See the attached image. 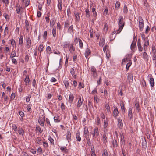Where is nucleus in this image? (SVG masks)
Here are the masks:
<instances>
[{"label":"nucleus","instance_id":"nucleus-49","mask_svg":"<svg viewBox=\"0 0 156 156\" xmlns=\"http://www.w3.org/2000/svg\"><path fill=\"white\" fill-rule=\"evenodd\" d=\"M3 16L5 18L6 20H9V16L8 14H6L5 13H4Z\"/></svg>","mask_w":156,"mask_h":156},{"label":"nucleus","instance_id":"nucleus-64","mask_svg":"<svg viewBox=\"0 0 156 156\" xmlns=\"http://www.w3.org/2000/svg\"><path fill=\"white\" fill-rule=\"evenodd\" d=\"M138 49L140 51H142L143 50V47L141 46V44L137 45Z\"/></svg>","mask_w":156,"mask_h":156},{"label":"nucleus","instance_id":"nucleus-36","mask_svg":"<svg viewBox=\"0 0 156 156\" xmlns=\"http://www.w3.org/2000/svg\"><path fill=\"white\" fill-rule=\"evenodd\" d=\"M23 36H20L19 40V43L20 45H22L23 43Z\"/></svg>","mask_w":156,"mask_h":156},{"label":"nucleus","instance_id":"nucleus-12","mask_svg":"<svg viewBox=\"0 0 156 156\" xmlns=\"http://www.w3.org/2000/svg\"><path fill=\"white\" fill-rule=\"evenodd\" d=\"M91 53V51L88 48L86 49L85 52V56L86 58H87L88 57Z\"/></svg>","mask_w":156,"mask_h":156},{"label":"nucleus","instance_id":"nucleus-38","mask_svg":"<svg viewBox=\"0 0 156 156\" xmlns=\"http://www.w3.org/2000/svg\"><path fill=\"white\" fill-rule=\"evenodd\" d=\"M152 59L153 60H156V51H152Z\"/></svg>","mask_w":156,"mask_h":156},{"label":"nucleus","instance_id":"nucleus-34","mask_svg":"<svg viewBox=\"0 0 156 156\" xmlns=\"http://www.w3.org/2000/svg\"><path fill=\"white\" fill-rule=\"evenodd\" d=\"M46 53L49 55L51 53H52L51 52V49L50 47L48 46L46 48Z\"/></svg>","mask_w":156,"mask_h":156},{"label":"nucleus","instance_id":"nucleus-8","mask_svg":"<svg viewBox=\"0 0 156 156\" xmlns=\"http://www.w3.org/2000/svg\"><path fill=\"white\" fill-rule=\"evenodd\" d=\"M83 101L84 100L83 98H82V99L81 97L80 96L77 104V108H79L81 106L83 103Z\"/></svg>","mask_w":156,"mask_h":156},{"label":"nucleus","instance_id":"nucleus-33","mask_svg":"<svg viewBox=\"0 0 156 156\" xmlns=\"http://www.w3.org/2000/svg\"><path fill=\"white\" fill-rule=\"evenodd\" d=\"M63 83L65 85V88L66 89H68L69 86V85L68 81L66 80H65L63 81Z\"/></svg>","mask_w":156,"mask_h":156},{"label":"nucleus","instance_id":"nucleus-21","mask_svg":"<svg viewBox=\"0 0 156 156\" xmlns=\"http://www.w3.org/2000/svg\"><path fill=\"white\" fill-rule=\"evenodd\" d=\"M25 23L26 31L27 32H29V31L30 27L29 26V22L27 20L25 21Z\"/></svg>","mask_w":156,"mask_h":156},{"label":"nucleus","instance_id":"nucleus-29","mask_svg":"<svg viewBox=\"0 0 156 156\" xmlns=\"http://www.w3.org/2000/svg\"><path fill=\"white\" fill-rule=\"evenodd\" d=\"M120 106L122 112H124L125 111V108L124 107V104L123 101H121L120 103Z\"/></svg>","mask_w":156,"mask_h":156},{"label":"nucleus","instance_id":"nucleus-35","mask_svg":"<svg viewBox=\"0 0 156 156\" xmlns=\"http://www.w3.org/2000/svg\"><path fill=\"white\" fill-rule=\"evenodd\" d=\"M44 46L42 44H41L39 46L38 48V51L40 52V55L41 54V53L42 52L43 50Z\"/></svg>","mask_w":156,"mask_h":156},{"label":"nucleus","instance_id":"nucleus-63","mask_svg":"<svg viewBox=\"0 0 156 156\" xmlns=\"http://www.w3.org/2000/svg\"><path fill=\"white\" fill-rule=\"evenodd\" d=\"M113 145L114 147H116L117 146V143L116 140H115L113 141Z\"/></svg>","mask_w":156,"mask_h":156},{"label":"nucleus","instance_id":"nucleus-46","mask_svg":"<svg viewBox=\"0 0 156 156\" xmlns=\"http://www.w3.org/2000/svg\"><path fill=\"white\" fill-rule=\"evenodd\" d=\"M108 152L106 150H104L103 151L102 156H108Z\"/></svg>","mask_w":156,"mask_h":156},{"label":"nucleus","instance_id":"nucleus-5","mask_svg":"<svg viewBox=\"0 0 156 156\" xmlns=\"http://www.w3.org/2000/svg\"><path fill=\"white\" fill-rule=\"evenodd\" d=\"M84 137L86 139H88L90 138L89 137V131L88 128L87 127H85L84 128Z\"/></svg>","mask_w":156,"mask_h":156},{"label":"nucleus","instance_id":"nucleus-57","mask_svg":"<svg viewBox=\"0 0 156 156\" xmlns=\"http://www.w3.org/2000/svg\"><path fill=\"white\" fill-rule=\"evenodd\" d=\"M73 25H71L69 28L68 31H69L71 33L73 32Z\"/></svg>","mask_w":156,"mask_h":156},{"label":"nucleus","instance_id":"nucleus-37","mask_svg":"<svg viewBox=\"0 0 156 156\" xmlns=\"http://www.w3.org/2000/svg\"><path fill=\"white\" fill-rule=\"evenodd\" d=\"M132 64V62L131 60H129V62L127 63L126 66V70L127 71L129 70L130 67Z\"/></svg>","mask_w":156,"mask_h":156},{"label":"nucleus","instance_id":"nucleus-25","mask_svg":"<svg viewBox=\"0 0 156 156\" xmlns=\"http://www.w3.org/2000/svg\"><path fill=\"white\" fill-rule=\"evenodd\" d=\"M128 117L130 118V119L132 118L133 114L132 112V109L130 108H129L128 109Z\"/></svg>","mask_w":156,"mask_h":156},{"label":"nucleus","instance_id":"nucleus-32","mask_svg":"<svg viewBox=\"0 0 156 156\" xmlns=\"http://www.w3.org/2000/svg\"><path fill=\"white\" fill-rule=\"evenodd\" d=\"M128 80H129V82H132L133 80V76L131 74H129L127 76Z\"/></svg>","mask_w":156,"mask_h":156},{"label":"nucleus","instance_id":"nucleus-52","mask_svg":"<svg viewBox=\"0 0 156 156\" xmlns=\"http://www.w3.org/2000/svg\"><path fill=\"white\" fill-rule=\"evenodd\" d=\"M78 87L80 89H81L82 88H84V84L80 82L79 83Z\"/></svg>","mask_w":156,"mask_h":156},{"label":"nucleus","instance_id":"nucleus-13","mask_svg":"<svg viewBox=\"0 0 156 156\" xmlns=\"http://www.w3.org/2000/svg\"><path fill=\"white\" fill-rule=\"evenodd\" d=\"M26 41L27 45L28 46V48H30L32 44L31 41L30 37H28L26 38Z\"/></svg>","mask_w":156,"mask_h":156},{"label":"nucleus","instance_id":"nucleus-62","mask_svg":"<svg viewBox=\"0 0 156 156\" xmlns=\"http://www.w3.org/2000/svg\"><path fill=\"white\" fill-rule=\"evenodd\" d=\"M43 145L44 148H47L48 147V143L45 142H43Z\"/></svg>","mask_w":156,"mask_h":156},{"label":"nucleus","instance_id":"nucleus-61","mask_svg":"<svg viewBox=\"0 0 156 156\" xmlns=\"http://www.w3.org/2000/svg\"><path fill=\"white\" fill-rule=\"evenodd\" d=\"M31 98V96L30 95H29L27 96L26 99V102H28L30 101Z\"/></svg>","mask_w":156,"mask_h":156},{"label":"nucleus","instance_id":"nucleus-55","mask_svg":"<svg viewBox=\"0 0 156 156\" xmlns=\"http://www.w3.org/2000/svg\"><path fill=\"white\" fill-rule=\"evenodd\" d=\"M120 3L118 1H116L115 5V8H119L120 7Z\"/></svg>","mask_w":156,"mask_h":156},{"label":"nucleus","instance_id":"nucleus-47","mask_svg":"<svg viewBox=\"0 0 156 156\" xmlns=\"http://www.w3.org/2000/svg\"><path fill=\"white\" fill-rule=\"evenodd\" d=\"M135 105L136 108L139 111V104L137 101H135Z\"/></svg>","mask_w":156,"mask_h":156},{"label":"nucleus","instance_id":"nucleus-42","mask_svg":"<svg viewBox=\"0 0 156 156\" xmlns=\"http://www.w3.org/2000/svg\"><path fill=\"white\" fill-rule=\"evenodd\" d=\"M142 144L143 147H146L147 144L145 139H144V140H142Z\"/></svg>","mask_w":156,"mask_h":156},{"label":"nucleus","instance_id":"nucleus-23","mask_svg":"<svg viewBox=\"0 0 156 156\" xmlns=\"http://www.w3.org/2000/svg\"><path fill=\"white\" fill-rule=\"evenodd\" d=\"M91 71L93 73V74L94 76H95L97 75L96 69L94 66H92L91 67Z\"/></svg>","mask_w":156,"mask_h":156},{"label":"nucleus","instance_id":"nucleus-4","mask_svg":"<svg viewBox=\"0 0 156 156\" xmlns=\"http://www.w3.org/2000/svg\"><path fill=\"white\" fill-rule=\"evenodd\" d=\"M144 44L143 46L144 50L146 51L147 49V47L149 45V39H146L144 41Z\"/></svg>","mask_w":156,"mask_h":156},{"label":"nucleus","instance_id":"nucleus-24","mask_svg":"<svg viewBox=\"0 0 156 156\" xmlns=\"http://www.w3.org/2000/svg\"><path fill=\"white\" fill-rule=\"evenodd\" d=\"M69 49L71 53L75 51V48L73 47L72 44H70L69 45Z\"/></svg>","mask_w":156,"mask_h":156},{"label":"nucleus","instance_id":"nucleus-56","mask_svg":"<svg viewBox=\"0 0 156 156\" xmlns=\"http://www.w3.org/2000/svg\"><path fill=\"white\" fill-rule=\"evenodd\" d=\"M98 93L97 90L96 88H94L92 91L91 94L93 95H95Z\"/></svg>","mask_w":156,"mask_h":156},{"label":"nucleus","instance_id":"nucleus-7","mask_svg":"<svg viewBox=\"0 0 156 156\" xmlns=\"http://www.w3.org/2000/svg\"><path fill=\"white\" fill-rule=\"evenodd\" d=\"M113 117L115 119H117V116L119 115V113L118 108L115 106L114 107Z\"/></svg>","mask_w":156,"mask_h":156},{"label":"nucleus","instance_id":"nucleus-6","mask_svg":"<svg viewBox=\"0 0 156 156\" xmlns=\"http://www.w3.org/2000/svg\"><path fill=\"white\" fill-rule=\"evenodd\" d=\"M118 123L117 126L120 129L122 128L123 127V123L122 119L121 118L119 117L117 119Z\"/></svg>","mask_w":156,"mask_h":156},{"label":"nucleus","instance_id":"nucleus-40","mask_svg":"<svg viewBox=\"0 0 156 156\" xmlns=\"http://www.w3.org/2000/svg\"><path fill=\"white\" fill-rule=\"evenodd\" d=\"M128 8L126 5H125L123 7V12L126 14L128 12Z\"/></svg>","mask_w":156,"mask_h":156},{"label":"nucleus","instance_id":"nucleus-18","mask_svg":"<svg viewBox=\"0 0 156 156\" xmlns=\"http://www.w3.org/2000/svg\"><path fill=\"white\" fill-rule=\"evenodd\" d=\"M22 7H20V5L19 4H17L16 7V12L17 14H19L20 13L21 9Z\"/></svg>","mask_w":156,"mask_h":156},{"label":"nucleus","instance_id":"nucleus-3","mask_svg":"<svg viewBox=\"0 0 156 156\" xmlns=\"http://www.w3.org/2000/svg\"><path fill=\"white\" fill-rule=\"evenodd\" d=\"M93 136L95 138H97L99 135V131L98 127H96L93 132H90Z\"/></svg>","mask_w":156,"mask_h":156},{"label":"nucleus","instance_id":"nucleus-54","mask_svg":"<svg viewBox=\"0 0 156 156\" xmlns=\"http://www.w3.org/2000/svg\"><path fill=\"white\" fill-rule=\"evenodd\" d=\"M56 28H53L52 30L53 36L54 37H55L56 36Z\"/></svg>","mask_w":156,"mask_h":156},{"label":"nucleus","instance_id":"nucleus-39","mask_svg":"<svg viewBox=\"0 0 156 156\" xmlns=\"http://www.w3.org/2000/svg\"><path fill=\"white\" fill-rule=\"evenodd\" d=\"M78 41L79 42V47L81 48H83V44L82 40L80 38L78 39Z\"/></svg>","mask_w":156,"mask_h":156},{"label":"nucleus","instance_id":"nucleus-11","mask_svg":"<svg viewBox=\"0 0 156 156\" xmlns=\"http://www.w3.org/2000/svg\"><path fill=\"white\" fill-rule=\"evenodd\" d=\"M44 117L43 118L42 117H40L38 119V122L41 126H44Z\"/></svg>","mask_w":156,"mask_h":156},{"label":"nucleus","instance_id":"nucleus-26","mask_svg":"<svg viewBox=\"0 0 156 156\" xmlns=\"http://www.w3.org/2000/svg\"><path fill=\"white\" fill-rule=\"evenodd\" d=\"M54 119L55 122L56 123L59 122L60 121V119L59 116H55L54 117Z\"/></svg>","mask_w":156,"mask_h":156},{"label":"nucleus","instance_id":"nucleus-15","mask_svg":"<svg viewBox=\"0 0 156 156\" xmlns=\"http://www.w3.org/2000/svg\"><path fill=\"white\" fill-rule=\"evenodd\" d=\"M76 135V140L79 142H80L81 141V138L80 136V133L79 131H77Z\"/></svg>","mask_w":156,"mask_h":156},{"label":"nucleus","instance_id":"nucleus-16","mask_svg":"<svg viewBox=\"0 0 156 156\" xmlns=\"http://www.w3.org/2000/svg\"><path fill=\"white\" fill-rule=\"evenodd\" d=\"M143 58L144 59V60L146 61H148L149 60V57L147 55V53L145 52L143 53Z\"/></svg>","mask_w":156,"mask_h":156},{"label":"nucleus","instance_id":"nucleus-30","mask_svg":"<svg viewBox=\"0 0 156 156\" xmlns=\"http://www.w3.org/2000/svg\"><path fill=\"white\" fill-rule=\"evenodd\" d=\"M149 81L151 87H153L154 86V78L152 77L150 78Z\"/></svg>","mask_w":156,"mask_h":156},{"label":"nucleus","instance_id":"nucleus-31","mask_svg":"<svg viewBox=\"0 0 156 156\" xmlns=\"http://www.w3.org/2000/svg\"><path fill=\"white\" fill-rule=\"evenodd\" d=\"M60 148L62 151L66 153L68 151V150L65 146H61L60 147Z\"/></svg>","mask_w":156,"mask_h":156},{"label":"nucleus","instance_id":"nucleus-41","mask_svg":"<svg viewBox=\"0 0 156 156\" xmlns=\"http://www.w3.org/2000/svg\"><path fill=\"white\" fill-rule=\"evenodd\" d=\"M16 55V51H13L10 55V58H12L13 57H15Z\"/></svg>","mask_w":156,"mask_h":156},{"label":"nucleus","instance_id":"nucleus-51","mask_svg":"<svg viewBox=\"0 0 156 156\" xmlns=\"http://www.w3.org/2000/svg\"><path fill=\"white\" fill-rule=\"evenodd\" d=\"M48 140L50 141L51 144H52L53 145L54 144V140L51 137V136H48Z\"/></svg>","mask_w":156,"mask_h":156},{"label":"nucleus","instance_id":"nucleus-27","mask_svg":"<svg viewBox=\"0 0 156 156\" xmlns=\"http://www.w3.org/2000/svg\"><path fill=\"white\" fill-rule=\"evenodd\" d=\"M24 82H25V84L27 86L29 84L30 82V79L28 76H26V78L24 80Z\"/></svg>","mask_w":156,"mask_h":156},{"label":"nucleus","instance_id":"nucleus-20","mask_svg":"<svg viewBox=\"0 0 156 156\" xmlns=\"http://www.w3.org/2000/svg\"><path fill=\"white\" fill-rule=\"evenodd\" d=\"M70 73L72 76L75 79L76 78V76L75 74V71L73 68H71L70 69Z\"/></svg>","mask_w":156,"mask_h":156},{"label":"nucleus","instance_id":"nucleus-44","mask_svg":"<svg viewBox=\"0 0 156 156\" xmlns=\"http://www.w3.org/2000/svg\"><path fill=\"white\" fill-rule=\"evenodd\" d=\"M120 137H121V139L120 140L122 142V144L123 143L124 144L125 143V141L124 140V137L122 134H120Z\"/></svg>","mask_w":156,"mask_h":156},{"label":"nucleus","instance_id":"nucleus-14","mask_svg":"<svg viewBox=\"0 0 156 156\" xmlns=\"http://www.w3.org/2000/svg\"><path fill=\"white\" fill-rule=\"evenodd\" d=\"M69 99L68 100V102L70 103H72L74 100V97L73 94H70L69 95Z\"/></svg>","mask_w":156,"mask_h":156},{"label":"nucleus","instance_id":"nucleus-60","mask_svg":"<svg viewBox=\"0 0 156 156\" xmlns=\"http://www.w3.org/2000/svg\"><path fill=\"white\" fill-rule=\"evenodd\" d=\"M55 21L54 19H52L50 22V26H53L55 23Z\"/></svg>","mask_w":156,"mask_h":156},{"label":"nucleus","instance_id":"nucleus-59","mask_svg":"<svg viewBox=\"0 0 156 156\" xmlns=\"http://www.w3.org/2000/svg\"><path fill=\"white\" fill-rule=\"evenodd\" d=\"M30 152L33 154H35L36 152V150L34 148H31L30 150Z\"/></svg>","mask_w":156,"mask_h":156},{"label":"nucleus","instance_id":"nucleus-53","mask_svg":"<svg viewBox=\"0 0 156 156\" xmlns=\"http://www.w3.org/2000/svg\"><path fill=\"white\" fill-rule=\"evenodd\" d=\"M47 32L46 31H44L43 34V39L46 40L47 38Z\"/></svg>","mask_w":156,"mask_h":156},{"label":"nucleus","instance_id":"nucleus-22","mask_svg":"<svg viewBox=\"0 0 156 156\" xmlns=\"http://www.w3.org/2000/svg\"><path fill=\"white\" fill-rule=\"evenodd\" d=\"M105 44V39L104 38L100 39V41L99 43V45L100 46L102 47Z\"/></svg>","mask_w":156,"mask_h":156},{"label":"nucleus","instance_id":"nucleus-43","mask_svg":"<svg viewBox=\"0 0 156 156\" xmlns=\"http://www.w3.org/2000/svg\"><path fill=\"white\" fill-rule=\"evenodd\" d=\"M35 141L36 143L39 144L40 145L41 144H42L41 140L40 138L37 137Z\"/></svg>","mask_w":156,"mask_h":156},{"label":"nucleus","instance_id":"nucleus-9","mask_svg":"<svg viewBox=\"0 0 156 156\" xmlns=\"http://www.w3.org/2000/svg\"><path fill=\"white\" fill-rule=\"evenodd\" d=\"M136 39L135 40L134 38L130 47L131 49L133 51H134V48L136 46Z\"/></svg>","mask_w":156,"mask_h":156},{"label":"nucleus","instance_id":"nucleus-45","mask_svg":"<svg viewBox=\"0 0 156 156\" xmlns=\"http://www.w3.org/2000/svg\"><path fill=\"white\" fill-rule=\"evenodd\" d=\"M62 1H61L60 2V1H58V8L60 11L62 10Z\"/></svg>","mask_w":156,"mask_h":156},{"label":"nucleus","instance_id":"nucleus-19","mask_svg":"<svg viewBox=\"0 0 156 156\" xmlns=\"http://www.w3.org/2000/svg\"><path fill=\"white\" fill-rule=\"evenodd\" d=\"M71 133L70 132L68 131L66 135V139L68 142L70 141L71 140Z\"/></svg>","mask_w":156,"mask_h":156},{"label":"nucleus","instance_id":"nucleus-10","mask_svg":"<svg viewBox=\"0 0 156 156\" xmlns=\"http://www.w3.org/2000/svg\"><path fill=\"white\" fill-rule=\"evenodd\" d=\"M104 133L103 135V137L102 139V140L103 141V143H106L107 142V136L108 134L106 133L105 130H104Z\"/></svg>","mask_w":156,"mask_h":156},{"label":"nucleus","instance_id":"nucleus-48","mask_svg":"<svg viewBox=\"0 0 156 156\" xmlns=\"http://www.w3.org/2000/svg\"><path fill=\"white\" fill-rule=\"evenodd\" d=\"M141 85L144 87H145L146 86V82L143 79L141 81Z\"/></svg>","mask_w":156,"mask_h":156},{"label":"nucleus","instance_id":"nucleus-28","mask_svg":"<svg viewBox=\"0 0 156 156\" xmlns=\"http://www.w3.org/2000/svg\"><path fill=\"white\" fill-rule=\"evenodd\" d=\"M86 17L87 19H89L90 17V12L89 9L87 8L85 10Z\"/></svg>","mask_w":156,"mask_h":156},{"label":"nucleus","instance_id":"nucleus-58","mask_svg":"<svg viewBox=\"0 0 156 156\" xmlns=\"http://www.w3.org/2000/svg\"><path fill=\"white\" fill-rule=\"evenodd\" d=\"M18 113L21 117H23L24 116V114L23 112L21 111H19Z\"/></svg>","mask_w":156,"mask_h":156},{"label":"nucleus","instance_id":"nucleus-2","mask_svg":"<svg viewBox=\"0 0 156 156\" xmlns=\"http://www.w3.org/2000/svg\"><path fill=\"white\" fill-rule=\"evenodd\" d=\"M138 21H139V29L141 31H142L143 28L144 26V20L140 16L138 17Z\"/></svg>","mask_w":156,"mask_h":156},{"label":"nucleus","instance_id":"nucleus-17","mask_svg":"<svg viewBox=\"0 0 156 156\" xmlns=\"http://www.w3.org/2000/svg\"><path fill=\"white\" fill-rule=\"evenodd\" d=\"M74 15L75 16V21L76 22H79L80 20V16H79V13L76 12H75Z\"/></svg>","mask_w":156,"mask_h":156},{"label":"nucleus","instance_id":"nucleus-50","mask_svg":"<svg viewBox=\"0 0 156 156\" xmlns=\"http://www.w3.org/2000/svg\"><path fill=\"white\" fill-rule=\"evenodd\" d=\"M44 121L46 122L48 125H48H49L50 126H51L50 120L49 119H48V118H46L45 119H44Z\"/></svg>","mask_w":156,"mask_h":156},{"label":"nucleus","instance_id":"nucleus-1","mask_svg":"<svg viewBox=\"0 0 156 156\" xmlns=\"http://www.w3.org/2000/svg\"><path fill=\"white\" fill-rule=\"evenodd\" d=\"M123 17L122 16H120L118 19V22L119 28L117 30L116 34H119L122 30L125 24V22H123Z\"/></svg>","mask_w":156,"mask_h":156}]
</instances>
